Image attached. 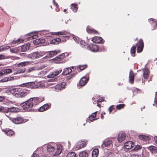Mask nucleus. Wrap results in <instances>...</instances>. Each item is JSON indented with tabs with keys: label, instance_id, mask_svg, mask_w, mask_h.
<instances>
[{
	"label": "nucleus",
	"instance_id": "nucleus-15",
	"mask_svg": "<svg viewBox=\"0 0 157 157\" xmlns=\"http://www.w3.org/2000/svg\"><path fill=\"white\" fill-rule=\"evenodd\" d=\"M139 138L140 139L143 141H148L151 139L150 137L143 135H140L139 136Z\"/></svg>",
	"mask_w": 157,
	"mask_h": 157
},
{
	"label": "nucleus",
	"instance_id": "nucleus-32",
	"mask_svg": "<svg viewBox=\"0 0 157 157\" xmlns=\"http://www.w3.org/2000/svg\"><path fill=\"white\" fill-rule=\"evenodd\" d=\"M88 153L85 151H82L79 153V157H88Z\"/></svg>",
	"mask_w": 157,
	"mask_h": 157
},
{
	"label": "nucleus",
	"instance_id": "nucleus-52",
	"mask_svg": "<svg viewBox=\"0 0 157 157\" xmlns=\"http://www.w3.org/2000/svg\"><path fill=\"white\" fill-rule=\"evenodd\" d=\"M9 48V46H7L6 48H4L2 46H1L0 47V52L3 51H4L6 50L7 49H8Z\"/></svg>",
	"mask_w": 157,
	"mask_h": 157
},
{
	"label": "nucleus",
	"instance_id": "nucleus-30",
	"mask_svg": "<svg viewBox=\"0 0 157 157\" xmlns=\"http://www.w3.org/2000/svg\"><path fill=\"white\" fill-rule=\"evenodd\" d=\"M71 8L74 12H76L78 9V6L75 4H72L71 6Z\"/></svg>",
	"mask_w": 157,
	"mask_h": 157
},
{
	"label": "nucleus",
	"instance_id": "nucleus-8",
	"mask_svg": "<svg viewBox=\"0 0 157 157\" xmlns=\"http://www.w3.org/2000/svg\"><path fill=\"white\" fill-rule=\"evenodd\" d=\"M92 41L93 42L96 43L103 44L104 42L103 39L101 37L95 36L92 39Z\"/></svg>",
	"mask_w": 157,
	"mask_h": 157
},
{
	"label": "nucleus",
	"instance_id": "nucleus-10",
	"mask_svg": "<svg viewBox=\"0 0 157 157\" xmlns=\"http://www.w3.org/2000/svg\"><path fill=\"white\" fill-rule=\"evenodd\" d=\"M134 146V143L131 141H128L126 142L124 145L125 148L127 149H130Z\"/></svg>",
	"mask_w": 157,
	"mask_h": 157
},
{
	"label": "nucleus",
	"instance_id": "nucleus-48",
	"mask_svg": "<svg viewBox=\"0 0 157 157\" xmlns=\"http://www.w3.org/2000/svg\"><path fill=\"white\" fill-rule=\"evenodd\" d=\"M22 41H23V40L22 39H19L16 40H15V41L13 40L12 42V44H15L16 43H17V44L19 43L22 42Z\"/></svg>",
	"mask_w": 157,
	"mask_h": 157
},
{
	"label": "nucleus",
	"instance_id": "nucleus-18",
	"mask_svg": "<svg viewBox=\"0 0 157 157\" xmlns=\"http://www.w3.org/2000/svg\"><path fill=\"white\" fill-rule=\"evenodd\" d=\"M150 72L148 69L146 68L144 70L143 75L144 79L147 78L149 77Z\"/></svg>",
	"mask_w": 157,
	"mask_h": 157
},
{
	"label": "nucleus",
	"instance_id": "nucleus-20",
	"mask_svg": "<svg viewBox=\"0 0 157 157\" xmlns=\"http://www.w3.org/2000/svg\"><path fill=\"white\" fill-rule=\"evenodd\" d=\"M49 105L48 104H45L40 107L38 109V111L43 112L48 109Z\"/></svg>",
	"mask_w": 157,
	"mask_h": 157
},
{
	"label": "nucleus",
	"instance_id": "nucleus-56",
	"mask_svg": "<svg viewBox=\"0 0 157 157\" xmlns=\"http://www.w3.org/2000/svg\"><path fill=\"white\" fill-rule=\"evenodd\" d=\"M104 98H99L98 100H97V102H101L102 101H104Z\"/></svg>",
	"mask_w": 157,
	"mask_h": 157
},
{
	"label": "nucleus",
	"instance_id": "nucleus-7",
	"mask_svg": "<svg viewBox=\"0 0 157 157\" xmlns=\"http://www.w3.org/2000/svg\"><path fill=\"white\" fill-rule=\"evenodd\" d=\"M126 134L125 132H121L119 133L117 137V140L119 142H121L125 138Z\"/></svg>",
	"mask_w": 157,
	"mask_h": 157
},
{
	"label": "nucleus",
	"instance_id": "nucleus-19",
	"mask_svg": "<svg viewBox=\"0 0 157 157\" xmlns=\"http://www.w3.org/2000/svg\"><path fill=\"white\" fill-rule=\"evenodd\" d=\"M97 113V111H96L93 113L88 118V120L90 121H92L94 120H97V119H95V117L96 116Z\"/></svg>",
	"mask_w": 157,
	"mask_h": 157
},
{
	"label": "nucleus",
	"instance_id": "nucleus-53",
	"mask_svg": "<svg viewBox=\"0 0 157 157\" xmlns=\"http://www.w3.org/2000/svg\"><path fill=\"white\" fill-rule=\"evenodd\" d=\"M10 51L12 52L16 53L18 51V50L16 48H12L10 49Z\"/></svg>",
	"mask_w": 157,
	"mask_h": 157
},
{
	"label": "nucleus",
	"instance_id": "nucleus-12",
	"mask_svg": "<svg viewBox=\"0 0 157 157\" xmlns=\"http://www.w3.org/2000/svg\"><path fill=\"white\" fill-rule=\"evenodd\" d=\"M89 79V78H87L85 77H83L79 81V85L82 86H85L87 83Z\"/></svg>",
	"mask_w": 157,
	"mask_h": 157
},
{
	"label": "nucleus",
	"instance_id": "nucleus-31",
	"mask_svg": "<svg viewBox=\"0 0 157 157\" xmlns=\"http://www.w3.org/2000/svg\"><path fill=\"white\" fill-rule=\"evenodd\" d=\"M29 63V62L28 61L24 62L19 63L17 64L18 67H22L28 65Z\"/></svg>",
	"mask_w": 157,
	"mask_h": 157
},
{
	"label": "nucleus",
	"instance_id": "nucleus-47",
	"mask_svg": "<svg viewBox=\"0 0 157 157\" xmlns=\"http://www.w3.org/2000/svg\"><path fill=\"white\" fill-rule=\"evenodd\" d=\"M6 134L9 136H11L14 134V132L12 130H9L6 133Z\"/></svg>",
	"mask_w": 157,
	"mask_h": 157
},
{
	"label": "nucleus",
	"instance_id": "nucleus-29",
	"mask_svg": "<svg viewBox=\"0 0 157 157\" xmlns=\"http://www.w3.org/2000/svg\"><path fill=\"white\" fill-rule=\"evenodd\" d=\"M62 147L61 146H58L57 148V151H56L55 154H54V156H56L60 154L62 151Z\"/></svg>",
	"mask_w": 157,
	"mask_h": 157
},
{
	"label": "nucleus",
	"instance_id": "nucleus-13",
	"mask_svg": "<svg viewBox=\"0 0 157 157\" xmlns=\"http://www.w3.org/2000/svg\"><path fill=\"white\" fill-rule=\"evenodd\" d=\"M18 109L16 107H10L6 109L5 113H8L9 112L10 113H16L18 112Z\"/></svg>",
	"mask_w": 157,
	"mask_h": 157
},
{
	"label": "nucleus",
	"instance_id": "nucleus-63",
	"mask_svg": "<svg viewBox=\"0 0 157 157\" xmlns=\"http://www.w3.org/2000/svg\"><path fill=\"white\" fill-rule=\"evenodd\" d=\"M5 58V56L3 55H0V59H3Z\"/></svg>",
	"mask_w": 157,
	"mask_h": 157
},
{
	"label": "nucleus",
	"instance_id": "nucleus-24",
	"mask_svg": "<svg viewBox=\"0 0 157 157\" xmlns=\"http://www.w3.org/2000/svg\"><path fill=\"white\" fill-rule=\"evenodd\" d=\"M61 40L59 38H56L52 40L50 43L54 44H57L60 42Z\"/></svg>",
	"mask_w": 157,
	"mask_h": 157
},
{
	"label": "nucleus",
	"instance_id": "nucleus-5",
	"mask_svg": "<svg viewBox=\"0 0 157 157\" xmlns=\"http://www.w3.org/2000/svg\"><path fill=\"white\" fill-rule=\"evenodd\" d=\"M60 52L59 50H55L54 51H51L48 52L46 57L50 58L54 57Z\"/></svg>",
	"mask_w": 157,
	"mask_h": 157
},
{
	"label": "nucleus",
	"instance_id": "nucleus-37",
	"mask_svg": "<svg viewBox=\"0 0 157 157\" xmlns=\"http://www.w3.org/2000/svg\"><path fill=\"white\" fill-rule=\"evenodd\" d=\"M150 150L152 153H155L157 152V147L155 146H151L149 147Z\"/></svg>",
	"mask_w": 157,
	"mask_h": 157
},
{
	"label": "nucleus",
	"instance_id": "nucleus-11",
	"mask_svg": "<svg viewBox=\"0 0 157 157\" xmlns=\"http://www.w3.org/2000/svg\"><path fill=\"white\" fill-rule=\"evenodd\" d=\"M148 21L150 22L153 27L152 30L155 29L157 28V20L151 18L148 19Z\"/></svg>",
	"mask_w": 157,
	"mask_h": 157
},
{
	"label": "nucleus",
	"instance_id": "nucleus-14",
	"mask_svg": "<svg viewBox=\"0 0 157 157\" xmlns=\"http://www.w3.org/2000/svg\"><path fill=\"white\" fill-rule=\"evenodd\" d=\"M27 93L25 91H20L15 94V96L17 98H23L27 95Z\"/></svg>",
	"mask_w": 157,
	"mask_h": 157
},
{
	"label": "nucleus",
	"instance_id": "nucleus-35",
	"mask_svg": "<svg viewBox=\"0 0 157 157\" xmlns=\"http://www.w3.org/2000/svg\"><path fill=\"white\" fill-rule=\"evenodd\" d=\"M25 70L26 69L25 67L19 68L17 71L16 74H18L24 73L25 71Z\"/></svg>",
	"mask_w": 157,
	"mask_h": 157
},
{
	"label": "nucleus",
	"instance_id": "nucleus-1",
	"mask_svg": "<svg viewBox=\"0 0 157 157\" xmlns=\"http://www.w3.org/2000/svg\"><path fill=\"white\" fill-rule=\"evenodd\" d=\"M33 98H31L26 101L24 102L21 104V106L23 109L26 111H30L33 105Z\"/></svg>",
	"mask_w": 157,
	"mask_h": 157
},
{
	"label": "nucleus",
	"instance_id": "nucleus-61",
	"mask_svg": "<svg viewBox=\"0 0 157 157\" xmlns=\"http://www.w3.org/2000/svg\"><path fill=\"white\" fill-rule=\"evenodd\" d=\"M4 99V97L0 96V102L2 101Z\"/></svg>",
	"mask_w": 157,
	"mask_h": 157
},
{
	"label": "nucleus",
	"instance_id": "nucleus-40",
	"mask_svg": "<svg viewBox=\"0 0 157 157\" xmlns=\"http://www.w3.org/2000/svg\"><path fill=\"white\" fill-rule=\"evenodd\" d=\"M17 89L16 88H11L8 89L6 91L7 93H10L11 94H14L16 92Z\"/></svg>",
	"mask_w": 157,
	"mask_h": 157
},
{
	"label": "nucleus",
	"instance_id": "nucleus-51",
	"mask_svg": "<svg viewBox=\"0 0 157 157\" xmlns=\"http://www.w3.org/2000/svg\"><path fill=\"white\" fill-rule=\"evenodd\" d=\"M113 109L115 110L116 109L113 107V105L111 106H110V107L109 108V109H108V110H109V113H111V112H112V111Z\"/></svg>",
	"mask_w": 157,
	"mask_h": 157
},
{
	"label": "nucleus",
	"instance_id": "nucleus-2",
	"mask_svg": "<svg viewBox=\"0 0 157 157\" xmlns=\"http://www.w3.org/2000/svg\"><path fill=\"white\" fill-rule=\"evenodd\" d=\"M65 56L64 53H62L59 56L53 59L52 60L53 62L55 63H59L65 57Z\"/></svg>",
	"mask_w": 157,
	"mask_h": 157
},
{
	"label": "nucleus",
	"instance_id": "nucleus-49",
	"mask_svg": "<svg viewBox=\"0 0 157 157\" xmlns=\"http://www.w3.org/2000/svg\"><path fill=\"white\" fill-rule=\"evenodd\" d=\"M141 148V147L140 145H136L134 148V150L135 151H137L140 149Z\"/></svg>",
	"mask_w": 157,
	"mask_h": 157
},
{
	"label": "nucleus",
	"instance_id": "nucleus-59",
	"mask_svg": "<svg viewBox=\"0 0 157 157\" xmlns=\"http://www.w3.org/2000/svg\"><path fill=\"white\" fill-rule=\"evenodd\" d=\"M131 157H139V156L137 155L132 154L131 155Z\"/></svg>",
	"mask_w": 157,
	"mask_h": 157
},
{
	"label": "nucleus",
	"instance_id": "nucleus-44",
	"mask_svg": "<svg viewBox=\"0 0 157 157\" xmlns=\"http://www.w3.org/2000/svg\"><path fill=\"white\" fill-rule=\"evenodd\" d=\"M125 106V105L124 104H120L117 105L116 108L117 109L120 110L124 108Z\"/></svg>",
	"mask_w": 157,
	"mask_h": 157
},
{
	"label": "nucleus",
	"instance_id": "nucleus-54",
	"mask_svg": "<svg viewBox=\"0 0 157 157\" xmlns=\"http://www.w3.org/2000/svg\"><path fill=\"white\" fill-rule=\"evenodd\" d=\"M7 81H8L7 77H5L2 79L0 80V82H5Z\"/></svg>",
	"mask_w": 157,
	"mask_h": 157
},
{
	"label": "nucleus",
	"instance_id": "nucleus-36",
	"mask_svg": "<svg viewBox=\"0 0 157 157\" xmlns=\"http://www.w3.org/2000/svg\"><path fill=\"white\" fill-rule=\"evenodd\" d=\"M66 85V83L65 82H63L59 84V87H57L56 88L59 90H61L62 88H64Z\"/></svg>",
	"mask_w": 157,
	"mask_h": 157
},
{
	"label": "nucleus",
	"instance_id": "nucleus-27",
	"mask_svg": "<svg viewBox=\"0 0 157 157\" xmlns=\"http://www.w3.org/2000/svg\"><path fill=\"white\" fill-rule=\"evenodd\" d=\"M87 31L88 33L90 34H99V32L94 29H87Z\"/></svg>",
	"mask_w": 157,
	"mask_h": 157
},
{
	"label": "nucleus",
	"instance_id": "nucleus-21",
	"mask_svg": "<svg viewBox=\"0 0 157 157\" xmlns=\"http://www.w3.org/2000/svg\"><path fill=\"white\" fill-rule=\"evenodd\" d=\"M61 71H56L54 72H52V73H50L48 75V76L49 78H53L54 77L58 75L61 72Z\"/></svg>",
	"mask_w": 157,
	"mask_h": 157
},
{
	"label": "nucleus",
	"instance_id": "nucleus-34",
	"mask_svg": "<svg viewBox=\"0 0 157 157\" xmlns=\"http://www.w3.org/2000/svg\"><path fill=\"white\" fill-rule=\"evenodd\" d=\"M112 143V141L111 140H107L104 142L102 145L104 146L105 147H108Z\"/></svg>",
	"mask_w": 157,
	"mask_h": 157
},
{
	"label": "nucleus",
	"instance_id": "nucleus-60",
	"mask_svg": "<svg viewBox=\"0 0 157 157\" xmlns=\"http://www.w3.org/2000/svg\"><path fill=\"white\" fill-rule=\"evenodd\" d=\"M31 157H39V155L36 154L34 153Z\"/></svg>",
	"mask_w": 157,
	"mask_h": 157
},
{
	"label": "nucleus",
	"instance_id": "nucleus-64",
	"mask_svg": "<svg viewBox=\"0 0 157 157\" xmlns=\"http://www.w3.org/2000/svg\"><path fill=\"white\" fill-rule=\"evenodd\" d=\"M65 35V33L63 32H59V35Z\"/></svg>",
	"mask_w": 157,
	"mask_h": 157
},
{
	"label": "nucleus",
	"instance_id": "nucleus-9",
	"mask_svg": "<svg viewBox=\"0 0 157 157\" xmlns=\"http://www.w3.org/2000/svg\"><path fill=\"white\" fill-rule=\"evenodd\" d=\"M41 56V54H40L39 53H38V52H33V53H32L31 54H30L27 57L28 58H30L31 59H37L38 58H39Z\"/></svg>",
	"mask_w": 157,
	"mask_h": 157
},
{
	"label": "nucleus",
	"instance_id": "nucleus-23",
	"mask_svg": "<svg viewBox=\"0 0 157 157\" xmlns=\"http://www.w3.org/2000/svg\"><path fill=\"white\" fill-rule=\"evenodd\" d=\"M87 144L86 141H81L79 142V149L86 147Z\"/></svg>",
	"mask_w": 157,
	"mask_h": 157
},
{
	"label": "nucleus",
	"instance_id": "nucleus-17",
	"mask_svg": "<svg viewBox=\"0 0 157 157\" xmlns=\"http://www.w3.org/2000/svg\"><path fill=\"white\" fill-rule=\"evenodd\" d=\"M134 73L133 71L131 70L129 72V80L132 84H133L134 82Z\"/></svg>",
	"mask_w": 157,
	"mask_h": 157
},
{
	"label": "nucleus",
	"instance_id": "nucleus-58",
	"mask_svg": "<svg viewBox=\"0 0 157 157\" xmlns=\"http://www.w3.org/2000/svg\"><path fill=\"white\" fill-rule=\"evenodd\" d=\"M5 75V74L4 73L3 70H2V71H0V76H2Z\"/></svg>",
	"mask_w": 157,
	"mask_h": 157
},
{
	"label": "nucleus",
	"instance_id": "nucleus-28",
	"mask_svg": "<svg viewBox=\"0 0 157 157\" xmlns=\"http://www.w3.org/2000/svg\"><path fill=\"white\" fill-rule=\"evenodd\" d=\"M44 100V98H43L42 99H40L36 97L33 98V101L34 102V105H36L38 103Z\"/></svg>",
	"mask_w": 157,
	"mask_h": 157
},
{
	"label": "nucleus",
	"instance_id": "nucleus-22",
	"mask_svg": "<svg viewBox=\"0 0 157 157\" xmlns=\"http://www.w3.org/2000/svg\"><path fill=\"white\" fill-rule=\"evenodd\" d=\"M30 46L29 44H26L23 45L21 47V51L22 52H25L28 50Z\"/></svg>",
	"mask_w": 157,
	"mask_h": 157
},
{
	"label": "nucleus",
	"instance_id": "nucleus-46",
	"mask_svg": "<svg viewBox=\"0 0 157 157\" xmlns=\"http://www.w3.org/2000/svg\"><path fill=\"white\" fill-rule=\"evenodd\" d=\"M3 71H4V73H5V75H6L11 73L12 72V70L10 69H8L3 70Z\"/></svg>",
	"mask_w": 157,
	"mask_h": 157
},
{
	"label": "nucleus",
	"instance_id": "nucleus-38",
	"mask_svg": "<svg viewBox=\"0 0 157 157\" xmlns=\"http://www.w3.org/2000/svg\"><path fill=\"white\" fill-rule=\"evenodd\" d=\"M67 157H76L75 153L73 152H69L67 155Z\"/></svg>",
	"mask_w": 157,
	"mask_h": 157
},
{
	"label": "nucleus",
	"instance_id": "nucleus-25",
	"mask_svg": "<svg viewBox=\"0 0 157 157\" xmlns=\"http://www.w3.org/2000/svg\"><path fill=\"white\" fill-rule=\"evenodd\" d=\"M99 153V150L98 148L94 149L92 152V157H97Z\"/></svg>",
	"mask_w": 157,
	"mask_h": 157
},
{
	"label": "nucleus",
	"instance_id": "nucleus-33",
	"mask_svg": "<svg viewBox=\"0 0 157 157\" xmlns=\"http://www.w3.org/2000/svg\"><path fill=\"white\" fill-rule=\"evenodd\" d=\"M136 47L135 46H132L131 49V53L132 56L134 57L135 56Z\"/></svg>",
	"mask_w": 157,
	"mask_h": 157
},
{
	"label": "nucleus",
	"instance_id": "nucleus-41",
	"mask_svg": "<svg viewBox=\"0 0 157 157\" xmlns=\"http://www.w3.org/2000/svg\"><path fill=\"white\" fill-rule=\"evenodd\" d=\"M54 148L51 145H48L47 147V150L49 152H52L54 151Z\"/></svg>",
	"mask_w": 157,
	"mask_h": 157
},
{
	"label": "nucleus",
	"instance_id": "nucleus-6",
	"mask_svg": "<svg viewBox=\"0 0 157 157\" xmlns=\"http://www.w3.org/2000/svg\"><path fill=\"white\" fill-rule=\"evenodd\" d=\"M88 48L92 52H96L98 51L99 48L98 45L94 44H90L88 46Z\"/></svg>",
	"mask_w": 157,
	"mask_h": 157
},
{
	"label": "nucleus",
	"instance_id": "nucleus-62",
	"mask_svg": "<svg viewBox=\"0 0 157 157\" xmlns=\"http://www.w3.org/2000/svg\"><path fill=\"white\" fill-rule=\"evenodd\" d=\"M154 139L155 142L157 144V137L155 136L154 137Z\"/></svg>",
	"mask_w": 157,
	"mask_h": 157
},
{
	"label": "nucleus",
	"instance_id": "nucleus-39",
	"mask_svg": "<svg viewBox=\"0 0 157 157\" xmlns=\"http://www.w3.org/2000/svg\"><path fill=\"white\" fill-rule=\"evenodd\" d=\"M30 87L33 88H38V86L36 84V83L34 82H30Z\"/></svg>",
	"mask_w": 157,
	"mask_h": 157
},
{
	"label": "nucleus",
	"instance_id": "nucleus-26",
	"mask_svg": "<svg viewBox=\"0 0 157 157\" xmlns=\"http://www.w3.org/2000/svg\"><path fill=\"white\" fill-rule=\"evenodd\" d=\"M72 70L70 67L66 68H65L62 73V74L64 75H66L72 72Z\"/></svg>",
	"mask_w": 157,
	"mask_h": 157
},
{
	"label": "nucleus",
	"instance_id": "nucleus-16",
	"mask_svg": "<svg viewBox=\"0 0 157 157\" xmlns=\"http://www.w3.org/2000/svg\"><path fill=\"white\" fill-rule=\"evenodd\" d=\"M45 40L43 39H38L33 41V43L35 45H37L39 44H42L44 43Z\"/></svg>",
	"mask_w": 157,
	"mask_h": 157
},
{
	"label": "nucleus",
	"instance_id": "nucleus-43",
	"mask_svg": "<svg viewBox=\"0 0 157 157\" xmlns=\"http://www.w3.org/2000/svg\"><path fill=\"white\" fill-rule=\"evenodd\" d=\"M87 67V65L86 64H84L83 65H79V70L81 71H82Z\"/></svg>",
	"mask_w": 157,
	"mask_h": 157
},
{
	"label": "nucleus",
	"instance_id": "nucleus-55",
	"mask_svg": "<svg viewBox=\"0 0 157 157\" xmlns=\"http://www.w3.org/2000/svg\"><path fill=\"white\" fill-rule=\"evenodd\" d=\"M7 81H9L10 80H13L14 79L13 77H7Z\"/></svg>",
	"mask_w": 157,
	"mask_h": 157
},
{
	"label": "nucleus",
	"instance_id": "nucleus-57",
	"mask_svg": "<svg viewBox=\"0 0 157 157\" xmlns=\"http://www.w3.org/2000/svg\"><path fill=\"white\" fill-rule=\"evenodd\" d=\"M34 70V68L33 67H31L30 68L28 71V73H29Z\"/></svg>",
	"mask_w": 157,
	"mask_h": 157
},
{
	"label": "nucleus",
	"instance_id": "nucleus-3",
	"mask_svg": "<svg viewBox=\"0 0 157 157\" xmlns=\"http://www.w3.org/2000/svg\"><path fill=\"white\" fill-rule=\"evenodd\" d=\"M136 45L137 47V52L138 53L141 52L144 47V44L143 40L142 39L140 40L136 44Z\"/></svg>",
	"mask_w": 157,
	"mask_h": 157
},
{
	"label": "nucleus",
	"instance_id": "nucleus-42",
	"mask_svg": "<svg viewBox=\"0 0 157 157\" xmlns=\"http://www.w3.org/2000/svg\"><path fill=\"white\" fill-rule=\"evenodd\" d=\"M80 46L82 48H85V47L87 45V43L83 40H81L80 42Z\"/></svg>",
	"mask_w": 157,
	"mask_h": 157
},
{
	"label": "nucleus",
	"instance_id": "nucleus-45",
	"mask_svg": "<svg viewBox=\"0 0 157 157\" xmlns=\"http://www.w3.org/2000/svg\"><path fill=\"white\" fill-rule=\"evenodd\" d=\"M30 82L25 83L23 84H22L21 85V87H30Z\"/></svg>",
	"mask_w": 157,
	"mask_h": 157
},
{
	"label": "nucleus",
	"instance_id": "nucleus-4",
	"mask_svg": "<svg viewBox=\"0 0 157 157\" xmlns=\"http://www.w3.org/2000/svg\"><path fill=\"white\" fill-rule=\"evenodd\" d=\"M9 118L11 121H12L14 124H17L21 123L23 121V119L20 117L15 118L10 117Z\"/></svg>",
	"mask_w": 157,
	"mask_h": 157
},
{
	"label": "nucleus",
	"instance_id": "nucleus-50",
	"mask_svg": "<svg viewBox=\"0 0 157 157\" xmlns=\"http://www.w3.org/2000/svg\"><path fill=\"white\" fill-rule=\"evenodd\" d=\"M6 108L4 107L0 106V112L5 113Z\"/></svg>",
	"mask_w": 157,
	"mask_h": 157
}]
</instances>
